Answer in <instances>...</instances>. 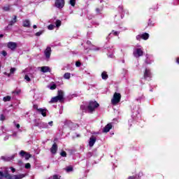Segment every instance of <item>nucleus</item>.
Returning <instances> with one entry per match:
<instances>
[{"label":"nucleus","mask_w":179,"mask_h":179,"mask_svg":"<svg viewBox=\"0 0 179 179\" xmlns=\"http://www.w3.org/2000/svg\"><path fill=\"white\" fill-rule=\"evenodd\" d=\"M0 171V177H4L7 179H22L26 177V174H20V175H10L8 173V168L3 167L1 169Z\"/></svg>","instance_id":"nucleus-1"},{"label":"nucleus","mask_w":179,"mask_h":179,"mask_svg":"<svg viewBox=\"0 0 179 179\" xmlns=\"http://www.w3.org/2000/svg\"><path fill=\"white\" fill-rule=\"evenodd\" d=\"M131 119L129 120V127H132L133 122H135V121H138V120H139V106H134L131 109Z\"/></svg>","instance_id":"nucleus-2"},{"label":"nucleus","mask_w":179,"mask_h":179,"mask_svg":"<svg viewBox=\"0 0 179 179\" xmlns=\"http://www.w3.org/2000/svg\"><path fill=\"white\" fill-rule=\"evenodd\" d=\"M54 126V122L53 121H50L47 122H41L40 123H38L36 127H38V128H40V129H50V128H52V127Z\"/></svg>","instance_id":"nucleus-3"},{"label":"nucleus","mask_w":179,"mask_h":179,"mask_svg":"<svg viewBox=\"0 0 179 179\" xmlns=\"http://www.w3.org/2000/svg\"><path fill=\"white\" fill-rule=\"evenodd\" d=\"M134 57L135 58H139L143 55V48L142 46L139 45L137 48H135L133 52Z\"/></svg>","instance_id":"nucleus-4"},{"label":"nucleus","mask_w":179,"mask_h":179,"mask_svg":"<svg viewBox=\"0 0 179 179\" xmlns=\"http://www.w3.org/2000/svg\"><path fill=\"white\" fill-rule=\"evenodd\" d=\"M120 101H121V94L115 92L111 99V104H113V106H117Z\"/></svg>","instance_id":"nucleus-5"},{"label":"nucleus","mask_w":179,"mask_h":179,"mask_svg":"<svg viewBox=\"0 0 179 179\" xmlns=\"http://www.w3.org/2000/svg\"><path fill=\"white\" fill-rule=\"evenodd\" d=\"M99 106V105L96 101H90L87 106L88 113H93Z\"/></svg>","instance_id":"nucleus-6"},{"label":"nucleus","mask_w":179,"mask_h":179,"mask_svg":"<svg viewBox=\"0 0 179 179\" xmlns=\"http://www.w3.org/2000/svg\"><path fill=\"white\" fill-rule=\"evenodd\" d=\"M149 37L150 35L148 33H143V34H138L136 36V40H138V41H141V40H149Z\"/></svg>","instance_id":"nucleus-7"},{"label":"nucleus","mask_w":179,"mask_h":179,"mask_svg":"<svg viewBox=\"0 0 179 179\" xmlns=\"http://www.w3.org/2000/svg\"><path fill=\"white\" fill-rule=\"evenodd\" d=\"M65 5V0H55V6L58 9H62Z\"/></svg>","instance_id":"nucleus-8"},{"label":"nucleus","mask_w":179,"mask_h":179,"mask_svg":"<svg viewBox=\"0 0 179 179\" xmlns=\"http://www.w3.org/2000/svg\"><path fill=\"white\" fill-rule=\"evenodd\" d=\"M153 62H155L153 55L147 54L145 64H147V65H150L151 64H153Z\"/></svg>","instance_id":"nucleus-9"},{"label":"nucleus","mask_w":179,"mask_h":179,"mask_svg":"<svg viewBox=\"0 0 179 179\" xmlns=\"http://www.w3.org/2000/svg\"><path fill=\"white\" fill-rule=\"evenodd\" d=\"M150 78H152V73L150 72V69H145L144 72V79L146 80H150Z\"/></svg>","instance_id":"nucleus-10"},{"label":"nucleus","mask_w":179,"mask_h":179,"mask_svg":"<svg viewBox=\"0 0 179 179\" xmlns=\"http://www.w3.org/2000/svg\"><path fill=\"white\" fill-rule=\"evenodd\" d=\"M8 48H10L12 51H15L16 50V48L17 47V43L15 42H8L7 44Z\"/></svg>","instance_id":"nucleus-11"},{"label":"nucleus","mask_w":179,"mask_h":179,"mask_svg":"<svg viewBox=\"0 0 179 179\" xmlns=\"http://www.w3.org/2000/svg\"><path fill=\"white\" fill-rule=\"evenodd\" d=\"M56 99H57V101H60V103H62V101L64 100V91L61 90H59Z\"/></svg>","instance_id":"nucleus-12"},{"label":"nucleus","mask_w":179,"mask_h":179,"mask_svg":"<svg viewBox=\"0 0 179 179\" xmlns=\"http://www.w3.org/2000/svg\"><path fill=\"white\" fill-rule=\"evenodd\" d=\"M1 159V160H3V162H11V160H13V159H15V155L10 156H2Z\"/></svg>","instance_id":"nucleus-13"},{"label":"nucleus","mask_w":179,"mask_h":179,"mask_svg":"<svg viewBox=\"0 0 179 179\" xmlns=\"http://www.w3.org/2000/svg\"><path fill=\"white\" fill-rule=\"evenodd\" d=\"M20 156H21V157H25L26 160H29V159H30V157H31V155H30L29 153H27L23 150H21L20 152Z\"/></svg>","instance_id":"nucleus-14"},{"label":"nucleus","mask_w":179,"mask_h":179,"mask_svg":"<svg viewBox=\"0 0 179 179\" xmlns=\"http://www.w3.org/2000/svg\"><path fill=\"white\" fill-rule=\"evenodd\" d=\"M96 141H97V138H96V136H92L90 138L89 146H90V148H93V146H94V144L96 143Z\"/></svg>","instance_id":"nucleus-15"},{"label":"nucleus","mask_w":179,"mask_h":179,"mask_svg":"<svg viewBox=\"0 0 179 179\" xmlns=\"http://www.w3.org/2000/svg\"><path fill=\"white\" fill-rule=\"evenodd\" d=\"M118 10H119L120 13H121L122 19L124 17L125 13H128V10H124V6H119Z\"/></svg>","instance_id":"nucleus-16"},{"label":"nucleus","mask_w":179,"mask_h":179,"mask_svg":"<svg viewBox=\"0 0 179 179\" xmlns=\"http://www.w3.org/2000/svg\"><path fill=\"white\" fill-rule=\"evenodd\" d=\"M45 57H46V58L48 59L50 58V57H51V48L50 47H48L45 52Z\"/></svg>","instance_id":"nucleus-17"},{"label":"nucleus","mask_w":179,"mask_h":179,"mask_svg":"<svg viewBox=\"0 0 179 179\" xmlns=\"http://www.w3.org/2000/svg\"><path fill=\"white\" fill-rule=\"evenodd\" d=\"M111 128H113V124L109 123L106 124L105 127H103V132L107 134V132H110V129H111Z\"/></svg>","instance_id":"nucleus-18"},{"label":"nucleus","mask_w":179,"mask_h":179,"mask_svg":"<svg viewBox=\"0 0 179 179\" xmlns=\"http://www.w3.org/2000/svg\"><path fill=\"white\" fill-rule=\"evenodd\" d=\"M58 150V146L57 145V143H54L50 148V152L52 155H55L57 153V151Z\"/></svg>","instance_id":"nucleus-19"},{"label":"nucleus","mask_w":179,"mask_h":179,"mask_svg":"<svg viewBox=\"0 0 179 179\" xmlns=\"http://www.w3.org/2000/svg\"><path fill=\"white\" fill-rule=\"evenodd\" d=\"M38 113L41 114L43 117H47V109L46 108H39L38 109Z\"/></svg>","instance_id":"nucleus-20"},{"label":"nucleus","mask_w":179,"mask_h":179,"mask_svg":"<svg viewBox=\"0 0 179 179\" xmlns=\"http://www.w3.org/2000/svg\"><path fill=\"white\" fill-rule=\"evenodd\" d=\"M47 87L50 90H55L57 89V84L54 82H52L47 86Z\"/></svg>","instance_id":"nucleus-21"},{"label":"nucleus","mask_w":179,"mask_h":179,"mask_svg":"<svg viewBox=\"0 0 179 179\" xmlns=\"http://www.w3.org/2000/svg\"><path fill=\"white\" fill-rule=\"evenodd\" d=\"M22 26L23 27H30V21L29 20H24L22 21Z\"/></svg>","instance_id":"nucleus-22"},{"label":"nucleus","mask_w":179,"mask_h":179,"mask_svg":"<svg viewBox=\"0 0 179 179\" xmlns=\"http://www.w3.org/2000/svg\"><path fill=\"white\" fill-rule=\"evenodd\" d=\"M17 22V16L14 15L13 20L10 21L8 23V26H13L15 23Z\"/></svg>","instance_id":"nucleus-23"},{"label":"nucleus","mask_w":179,"mask_h":179,"mask_svg":"<svg viewBox=\"0 0 179 179\" xmlns=\"http://www.w3.org/2000/svg\"><path fill=\"white\" fill-rule=\"evenodd\" d=\"M119 34H120V31L113 30L112 33L109 34L108 36L106 37V39L107 40L110 39V36H111L113 35V36H118Z\"/></svg>","instance_id":"nucleus-24"},{"label":"nucleus","mask_w":179,"mask_h":179,"mask_svg":"<svg viewBox=\"0 0 179 179\" xmlns=\"http://www.w3.org/2000/svg\"><path fill=\"white\" fill-rule=\"evenodd\" d=\"M95 12H96V15H101V12H103V6H101L100 7H97L95 9Z\"/></svg>","instance_id":"nucleus-25"},{"label":"nucleus","mask_w":179,"mask_h":179,"mask_svg":"<svg viewBox=\"0 0 179 179\" xmlns=\"http://www.w3.org/2000/svg\"><path fill=\"white\" fill-rule=\"evenodd\" d=\"M41 71L43 73H45L47 72H50V67H48V66H42V67H41Z\"/></svg>","instance_id":"nucleus-26"},{"label":"nucleus","mask_w":179,"mask_h":179,"mask_svg":"<svg viewBox=\"0 0 179 179\" xmlns=\"http://www.w3.org/2000/svg\"><path fill=\"white\" fill-rule=\"evenodd\" d=\"M101 78L103 80H107V79H108V75H107V73L106 71H103L101 73Z\"/></svg>","instance_id":"nucleus-27"},{"label":"nucleus","mask_w":179,"mask_h":179,"mask_svg":"<svg viewBox=\"0 0 179 179\" xmlns=\"http://www.w3.org/2000/svg\"><path fill=\"white\" fill-rule=\"evenodd\" d=\"M148 26H150V27H153V26H155V21H153L152 19H150L148 20Z\"/></svg>","instance_id":"nucleus-28"},{"label":"nucleus","mask_w":179,"mask_h":179,"mask_svg":"<svg viewBox=\"0 0 179 179\" xmlns=\"http://www.w3.org/2000/svg\"><path fill=\"white\" fill-rule=\"evenodd\" d=\"M11 99H12V97L10 96H6L3 98V101L5 102L10 101Z\"/></svg>","instance_id":"nucleus-29"},{"label":"nucleus","mask_w":179,"mask_h":179,"mask_svg":"<svg viewBox=\"0 0 179 179\" xmlns=\"http://www.w3.org/2000/svg\"><path fill=\"white\" fill-rule=\"evenodd\" d=\"M20 93H22V90H15V91H13L12 92L13 94H16L17 96H19V94H20Z\"/></svg>","instance_id":"nucleus-30"},{"label":"nucleus","mask_w":179,"mask_h":179,"mask_svg":"<svg viewBox=\"0 0 179 179\" xmlns=\"http://www.w3.org/2000/svg\"><path fill=\"white\" fill-rule=\"evenodd\" d=\"M3 10L5 12H9V10H10V6H6L3 7Z\"/></svg>","instance_id":"nucleus-31"},{"label":"nucleus","mask_w":179,"mask_h":179,"mask_svg":"<svg viewBox=\"0 0 179 179\" xmlns=\"http://www.w3.org/2000/svg\"><path fill=\"white\" fill-rule=\"evenodd\" d=\"M69 5H71V6H75V5H76V0H70L69 1Z\"/></svg>","instance_id":"nucleus-32"},{"label":"nucleus","mask_w":179,"mask_h":179,"mask_svg":"<svg viewBox=\"0 0 179 179\" xmlns=\"http://www.w3.org/2000/svg\"><path fill=\"white\" fill-rule=\"evenodd\" d=\"M64 79H71V73H66L64 75Z\"/></svg>","instance_id":"nucleus-33"},{"label":"nucleus","mask_w":179,"mask_h":179,"mask_svg":"<svg viewBox=\"0 0 179 179\" xmlns=\"http://www.w3.org/2000/svg\"><path fill=\"white\" fill-rule=\"evenodd\" d=\"M66 171L67 173H71V171H73V168L72 166H67L66 168Z\"/></svg>","instance_id":"nucleus-34"},{"label":"nucleus","mask_w":179,"mask_h":179,"mask_svg":"<svg viewBox=\"0 0 179 179\" xmlns=\"http://www.w3.org/2000/svg\"><path fill=\"white\" fill-rule=\"evenodd\" d=\"M61 20H56V22H55V25H56V27H59L60 26H61Z\"/></svg>","instance_id":"nucleus-35"},{"label":"nucleus","mask_w":179,"mask_h":179,"mask_svg":"<svg viewBox=\"0 0 179 179\" xmlns=\"http://www.w3.org/2000/svg\"><path fill=\"white\" fill-rule=\"evenodd\" d=\"M43 33H44V30L39 31L35 34V36H36L37 37H39V36H41Z\"/></svg>","instance_id":"nucleus-36"},{"label":"nucleus","mask_w":179,"mask_h":179,"mask_svg":"<svg viewBox=\"0 0 179 179\" xmlns=\"http://www.w3.org/2000/svg\"><path fill=\"white\" fill-rule=\"evenodd\" d=\"M57 101H58V99H57V97L55 96V97L51 99L50 103H57Z\"/></svg>","instance_id":"nucleus-37"},{"label":"nucleus","mask_w":179,"mask_h":179,"mask_svg":"<svg viewBox=\"0 0 179 179\" xmlns=\"http://www.w3.org/2000/svg\"><path fill=\"white\" fill-rule=\"evenodd\" d=\"M55 27V26H54V24H50L49 26H48V30H54Z\"/></svg>","instance_id":"nucleus-38"},{"label":"nucleus","mask_w":179,"mask_h":179,"mask_svg":"<svg viewBox=\"0 0 179 179\" xmlns=\"http://www.w3.org/2000/svg\"><path fill=\"white\" fill-rule=\"evenodd\" d=\"M24 79L25 80H27V82H30L31 80V79H30V77L27 75H25Z\"/></svg>","instance_id":"nucleus-39"},{"label":"nucleus","mask_w":179,"mask_h":179,"mask_svg":"<svg viewBox=\"0 0 179 179\" xmlns=\"http://www.w3.org/2000/svg\"><path fill=\"white\" fill-rule=\"evenodd\" d=\"M6 119V117H5V115H0V121H5Z\"/></svg>","instance_id":"nucleus-40"},{"label":"nucleus","mask_w":179,"mask_h":179,"mask_svg":"<svg viewBox=\"0 0 179 179\" xmlns=\"http://www.w3.org/2000/svg\"><path fill=\"white\" fill-rule=\"evenodd\" d=\"M61 156L62 157H66V152L65 151H62L61 153H60Z\"/></svg>","instance_id":"nucleus-41"},{"label":"nucleus","mask_w":179,"mask_h":179,"mask_svg":"<svg viewBox=\"0 0 179 179\" xmlns=\"http://www.w3.org/2000/svg\"><path fill=\"white\" fill-rule=\"evenodd\" d=\"M15 71H16L15 68H11L10 70V73L13 74L15 73Z\"/></svg>","instance_id":"nucleus-42"},{"label":"nucleus","mask_w":179,"mask_h":179,"mask_svg":"<svg viewBox=\"0 0 179 179\" xmlns=\"http://www.w3.org/2000/svg\"><path fill=\"white\" fill-rule=\"evenodd\" d=\"M30 167H31L30 163H27L25 164V169H30Z\"/></svg>","instance_id":"nucleus-43"},{"label":"nucleus","mask_w":179,"mask_h":179,"mask_svg":"<svg viewBox=\"0 0 179 179\" xmlns=\"http://www.w3.org/2000/svg\"><path fill=\"white\" fill-rule=\"evenodd\" d=\"M1 54L3 55V57H6V55H8V52H6V51L3 50L1 52Z\"/></svg>","instance_id":"nucleus-44"},{"label":"nucleus","mask_w":179,"mask_h":179,"mask_svg":"<svg viewBox=\"0 0 179 179\" xmlns=\"http://www.w3.org/2000/svg\"><path fill=\"white\" fill-rule=\"evenodd\" d=\"M179 0H173V5H178Z\"/></svg>","instance_id":"nucleus-45"},{"label":"nucleus","mask_w":179,"mask_h":179,"mask_svg":"<svg viewBox=\"0 0 179 179\" xmlns=\"http://www.w3.org/2000/svg\"><path fill=\"white\" fill-rule=\"evenodd\" d=\"M109 58H114V54H108Z\"/></svg>","instance_id":"nucleus-46"},{"label":"nucleus","mask_w":179,"mask_h":179,"mask_svg":"<svg viewBox=\"0 0 179 179\" xmlns=\"http://www.w3.org/2000/svg\"><path fill=\"white\" fill-rule=\"evenodd\" d=\"M10 169L12 173H15V171H16V169L13 167H10Z\"/></svg>","instance_id":"nucleus-47"},{"label":"nucleus","mask_w":179,"mask_h":179,"mask_svg":"<svg viewBox=\"0 0 179 179\" xmlns=\"http://www.w3.org/2000/svg\"><path fill=\"white\" fill-rule=\"evenodd\" d=\"M76 66H78V67L80 66V62H76Z\"/></svg>","instance_id":"nucleus-48"},{"label":"nucleus","mask_w":179,"mask_h":179,"mask_svg":"<svg viewBox=\"0 0 179 179\" xmlns=\"http://www.w3.org/2000/svg\"><path fill=\"white\" fill-rule=\"evenodd\" d=\"M34 108H35L36 110H40V108H38V106H37V105H34Z\"/></svg>","instance_id":"nucleus-49"},{"label":"nucleus","mask_w":179,"mask_h":179,"mask_svg":"<svg viewBox=\"0 0 179 179\" xmlns=\"http://www.w3.org/2000/svg\"><path fill=\"white\" fill-rule=\"evenodd\" d=\"M87 157H92V152H88L87 154Z\"/></svg>","instance_id":"nucleus-50"},{"label":"nucleus","mask_w":179,"mask_h":179,"mask_svg":"<svg viewBox=\"0 0 179 179\" xmlns=\"http://www.w3.org/2000/svg\"><path fill=\"white\" fill-rule=\"evenodd\" d=\"M15 127H16V128H17V129H19V128H20V124H15Z\"/></svg>","instance_id":"nucleus-51"},{"label":"nucleus","mask_w":179,"mask_h":179,"mask_svg":"<svg viewBox=\"0 0 179 179\" xmlns=\"http://www.w3.org/2000/svg\"><path fill=\"white\" fill-rule=\"evenodd\" d=\"M8 139H9V136H6L4 137V141H8Z\"/></svg>","instance_id":"nucleus-52"},{"label":"nucleus","mask_w":179,"mask_h":179,"mask_svg":"<svg viewBox=\"0 0 179 179\" xmlns=\"http://www.w3.org/2000/svg\"><path fill=\"white\" fill-rule=\"evenodd\" d=\"M176 64H178V65H179V57L176 58Z\"/></svg>","instance_id":"nucleus-53"},{"label":"nucleus","mask_w":179,"mask_h":179,"mask_svg":"<svg viewBox=\"0 0 179 179\" xmlns=\"http://www.w3.org/2000/svg\"><path fill=\"white\" fill-rule=\"evenodd\" d=\"M87 45H90V44H92V42H90V41H87Z\"/></svg>","instance_id":"nucleus-54"},{"label":"nucleus","mask_w":179,"mask_h":179,"mask_svg":"<svg viewBox=\"0 0 179 179\" xmlns=\"http://www.w3.org/2000/svg\"><path fill=\"white\" fill-rule=\"evenodd\" d=\"M128 179H135V177H134V176H130V177H129Z\"/></svg>","instance_id":"nucleus-55"},{"label":"nucleus","mask_w":179,"mask_h":179,"mask_svg":"<svg viewBox=\"0 0 179 179\" xmlns=\"http://www.w3.org/2000/svg\"><path fill=\"white\" fill-rule=\"evenodd\" d=\"M33 28H34V29H37V25H34V26H33Z\"/></svg>","instance_id":"nucleus-56"},{"label":"nucleus","mask_w":179,"mask_h":179,"mask_svg":"<svg viewBox=\"0 0 179 179\" xmlns=\"http://www.w3.org/2000/svg\"><path fill=\"white\" fill-rule=\"evenodd\" d=\"M9 29V26H7L6 28H5V30H8Z\"/></svg>","instance_id":"nucleus-57"},{"label":"nucleus","mask_w":179,"mask_h":179,"mask_svg":"<svg viewBox=\"0 0 179 179\" xmlns=\"http://www.w3.org/2000/svg\"><path fill=\"white\" fill-rule=\"evenodd\" d=\"M3 37V34H0V38H2Z\"/></svg>","instance_id":"nucleus-58"},{"label":"nucleus","mask_w":179,"mask_h":179,"mask_svg":"<svg viewBox=\"0 0 179 179\" xmlns=\"http://www.w3.org/2000/svg\"><path fill=\"white\" fill-rule=\"evenodd\" d=\"M152 10H153V8L150 9V12H152Z\"/></svg>","instance_id":"nucleus-59"},{"label":"nucleus","mask_w":179,"mask_h":179,"mask_svg":"<svg viewBox=\"0 0 179 179\" xmlns=\"http://www.w3.org/2000/svg\"><path fill=\"white\" fill-rule=\"evenodd\" d=\"M100 1V2H103V0H99Z\"/></svg>","instance_id":"nucleus-60"}]
</instances>
